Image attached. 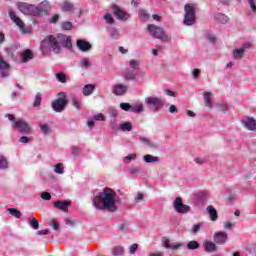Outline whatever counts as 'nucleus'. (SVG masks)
Instances as JSON below:
<instances>
[{
  "mask_svg": "<svg viewBox=\"0 0 256 256\" xmlns=\"http://www.w3.org/2000/svg\"><path fill=\"white\" fill-rule=\"evenodd\" d=\"M130 173H132V175H139L141 169L140 168H137L135 166H132L130 169H129Z\"/></svg>",
  "mask_w": 256,
  "mask_h": 256,
  "instance_id": "obj_48",
  "label": "nucleus"
},
{
  "mask_svg": "<svg viewBox=\"0 0 256 256\" xmlns=\"http://www.w3.org/2000/svg\"><path fill=\"white\" fill-rule=\"evenodd\" d=\"M14 129H18L20 133H29L31 131V127L27 124L23 119H18L13 123Z\"/></svg>",
  "mask_w": 256,
  "mask_h": 256,
  "instance_id": "obj_10",
  "label": "nucleus"
},
{
  "mask_svg": "<svg viewBox=\"0 0 256 256\" xmlns=\"http://www.w3.org/2000/svg\"><path fill=\"white\" fill-rule=\"evenodd\" d=\"M65 107H67V97L66 96L57 98L56 100H54L52 102V109L56 113H61V111L65 110Z\"/></svg>",
  "mask_w": 256,
  "mask_h": 256,
  "instance_id": "obj_8",
  "label": "nucleus"
},
{
  "mask_svg": "<svg viewBox=\"0 0 256 256\" xmlns=\"http://www.w3.org/2000/svg\"><path fill=\"white\" fill-rule=\"evenodd\" d=\"M41 101H43V97L41 92H38L35 96L33 107H39L41 105Z\"/></svg>",
  "mask_w": 256,
  "mask_h": 256,
  "instance_id": "obj_32",
  "label": "nucleus"
},
{
  "mask_svg": "<svg viewBox=\"0 0 256 256\" xmlns=\"http://www.w3.org/2000/svg\"><path fill=\"white\" fill-rule=\"evenodd\" d=\"M133 106H131V104L129 103H121L120 104V108L123 110V111H129L130 109H132Z\"/></svg>",
  "mask_w": 256,
  "mask_h": 256,
  "instance_id": "obj_42",
  "label": "nucleus"
},
{
  "mask_svg": "<svg viewBox=\"0 0 256 256\" xmlns=\"http://www.w3.org/2000/svg\"><path fill=\"white\" fill-rule=\"evenodd\" d=\"M41 199L44 201H51V194L49 192H42Z\"/></svg>",
  "mask_w": 256,
  "mask_h": 256,
  "instance_id": "obj_41",
  "label": "nucleus"
},
{
  "mask_svg": "<svg viewBox=\"0 0 256 256\" xmlns=\"http://www.w3.org/2000/svg\"><path fill=\"white\" fill-rule=\"evenodd\" d=\"M195 163H197V165H203V163L206 162V160L204 158H195L194 159Z\"/></svg>",
  "mask_w": 256,
  "mask_h": 256,
  "instance_id": "obj_57",
  "label": "nucleus"
},
{
  "mask_svg": "<svg viewBox=\"0 0 256 256\" xmlns=\"http://www.w3.org/2000/svg\"><path fill=\"white\" fill-rule=\"evenodd\" d=\"M9 63L5 62L3 58H0V69H9Z\"/></svg>",
  "mask_w": 256,
  "mask_h": 256,
  "instance_id": "obj_44",
  "label": "nucleus"
},
{
  "mask_svg": "<svg viewBox=\"0 0 256 256\" xmlns=\"http://www.w3.org/2000/svg\"><path fill=\"white\" fill-rule=\"evenodd\" d=\"M145 107L143 106V103L134 104L132 106V111L134 113H143Z\"/></svg>",
  "mask_w": 256,
  "mask_h": 256,
  "instance_id": "obj_28",
  "label": "nucleus"
},
{
  "mask_svg": "<svg viewBox=\"0 0 256 256\" xmlns=\"http://www.w3.org/2000/svg\"><path fill=\"white\" fill-rule=\"evenodd\" d=\"M9 17L17 25V27H19L20 31H22V33H25V23L22 22L21 18H19L17 14H15V11L10 10Z\"/></svg>",
  "mask_w": 256,
  "mask_h": 256,
  "instance_id": "obj_13",
  "label": "nucleus"
},
{
  "mask_svg": "<svg viewBox=\"0 0 256 256\" xmlns=\"http://www.w3.org/2000/svg\"><path fill=\"white\" fill-rule=\"evenodd\" d=\"M192 75H193V77H194V79H197L198 77H199V75H201V70L200 69H194L193 71H192Z\"/></svg>",
  "mask_w": 256,
  "mask_h": 256,
  "instance_id": "obj_54",
  "label": "nucleus"
},
{
  "mask_svg": "<svg viewBox=\"0 0 256 256\" xmlns=\"http://www.w3.org/2000/svg\"><path fill=\"white\" fill-rule=\"evenodd\" d=\"M213 94L211 92H204V105L209 109H213V102L211 101Z\"/></svg>",
  "mask_w": 256,
  "mask_h": 256,
  "instance_id": "obj_19",
  "label": "nucleus"
},
{
  "mask_svg": "<svg viewBox=\"0 0 256 256\" xmlns=\"http://www.w3.org/2000/svg\"><path fill=\"white\" fill-rule=\"evenodd\" d=\"M95 121H105V116L100 113L94 116Z\"/></svg>",
  "mask_w": 256,
  "mask_h": 256,
  "instance_id": "obj_53",
  "label": "nucleus"
},
{
  "mask_svg": "<svg viewBox=\"0 0 256 256\" xmlns=\"http://www.w3.org/2000/svg\"><path fill=\"white\" fill-rule=\"evenodd\" d=\"M187 248L190 250L199 249V242L192 240V241L188 242Z\"/></svg>",
  "mask_w": 256,
  "mask_h": 256,
  "instance_id": "obj_34",
  "label": "nucleus"
},
{
  "mask_svg": "<svg viewBox=\"0 0 256 256\" xmlns=\"http://www.w3.org/2000/svg\"><path fill=\"white\" fill-rule=\"evenodd\" d=\"M50 10L51 3L47 0H44L35 6V17H43V15H47Z\"/></svg>",
  "mask_w": 256,
  "mask_h": 256,
  "instance_id": "obj_6",
  "label": "nucleus"
},
{
  "mask_svg": "<svg viewBox=\"0 0 256 256\" xmlns=\"http://www.w3.org/2000/svg\"><path fill=\"white\" fill-rule=\"evenodd\" d=\"M121 131H133V125L131 122H124L120 125Z\"/></svg>",
  "mask_w": 256,
  "mask_h": 256,
  "instance_id": "obj_31",
  "label": "nucleus"
},
{
  "mask_svg": "<svg viewBox=\"0 0 256 256\" xmlns=\"http://www.w3.org/2000/svg\"><path fill=\"white\" fill-rule=\"evenodd\" d=\"M104 19L109 25H113V23H115V19H113V16H111V14L104 15Z\"/></svg>",
  "mask_w": 256,
  "mask_h": 256,
  "instance_id": "obj_40",
  "label": "nucleus"
},
{
  "mask_svg": "<svg viewBox=\"0 0 256 256\" xmlns=\"http://www.w3.org/2000/svg\"><path fill=\"white\" fill-rule=\"evenodd\" d=\"M241 49H244V52L247 51V49H251V43L249 42L244 43Z\"/></svg>",
  "mask_w": 256,
  "mask_h": 256,
  "instance_id": "obj_62",
  "label": "nucleus"
},
{
  "mask_svg": "<svg viewBox=\"0 0 256 256\" xmlns=\"http://www.w3.org/2000/svg\"><path fill=\"white\" fill-rule=\"evenodd\" d=\"M54 173H57L58 175H63V173H65V167L62 163H58L55 165Z\"/></svg>",
  "mask_w": 256,
  "mask_h": 256,
  "instance_id": "obj_30",
  "label": "nucleus"
},
{
  "mask_svg": "<svg viewBox=\"0 0 256 256\" xmlns=\"http://www.w3.org/2000/svg\"><path fill=\"white\" fill-rule=\"evenodd\" d=\"M76 45L80 51L87 52L89 49H91V43L85 41V40H77Z\"/></svg>",
  "mask_w": 256,
  "mask_h": 256,
  "instance_id": "obj_17",
  "label": "nucleus"
},
{
  "mask_svg": "<svg viewBox=\"0 0 256 256\" xmlns=\"http://www.w3.org/2000/svg\"><path fill=\"white\" fill-rule=\"evenodd\" d=\"M56 79L60 83H67V75L64 73H56Z\"/></svg>",
  "mask_w": 256,
  "mask_h": 256,
  "instance_id": "obj_35",
  "label": "nucleus"
},
{
  "mask_svg": "<svg viewBox=\"0 0 256 256\" xmlns=\"http://www.w3.org/2000/svg\"><path fill=\"white\" fill-rule=\"evenodd\" d=\"M123 253H125V248H123L122 246H115L112 250L113 256H121L123 255Z\"/></svg>",
  "mask_w": 256,
  "mask_h": 256,
  "instance_id": "obj_26",
  "label": "nucleus"
},
{
  "mask_svg": "<svg viewBox=\"0 0 256 256\" xmlns=\"http://www.w3.org/2000/svg\"><path fill=\"white\" fill-rule=\"evenodd\" d=\"M214 241L217 245H225L227 241V232H215Z\"/></svg>",
  "mask_w": 256,
  "mask_h": 256,
  "instance_id": "obj_15",
  "label": "nucleus"
},
{
  "mask_svg": "<svg viewBox=\"0 0 256 256\" xmlns=\"http://www.w3.org/2000/svg\"><path fill=\"white\" fill-rule=\"evenodd\" d=\"M40 131L44 133V135H49V133H51V128H49L48 124H41Z\"/></svg>",
  "mask_w": 256,
  "mask_h": 256,
  "instance_id": "obj_36",
  "label": "nucleus"
},
{
  "mask_svg": "<svg viewBox=\"0 0 256 256\" xmlns=\"http://www.w3.org/2000/svg\"><path fill=\"white\" fill-rule=\"evenodd\" d=\"M49 225L55 230L57 231L59 229V223L55 220L50 221Z\"/></svg>",
  "mask_w": 256,
  "mask_h": 256,
  "instance_id": "obj_49",
  "label": "nucleus"
},
{
  "mask_svg": "<svg viewBox=\"0 0 256 256\" xmlns=\"http://www.w3.org/2000/svg\"><path fill=\"white\" fill-rule=\"evenodd\" d=\"M30 59H33V52L30 49H27L22 54L23 63H27Z\"/></svg>",
  "mask_w": 256,
  "mask_h": 256,
  "instance_id": "obj_24",
  "label": "nucleus"
},
{
  "mask_svg": "<svg viewBox=\"0 0 256 256\" xmlns=\"http://www.w3.org/2000/svg\"><path fill=\"white\" fill-rule=\"evenodd\" d=\"M144 161L145 163H157L159 161V157L147 154L144 156Z\"/></svg>",
  "mask_w": 256,
  "mask_h": 256,
  "instance_id": "obj_29",
  "label": "nucleus"
},
{
  "mask_svg": "<svg viewBox=\"0 0 256 256\" xmlns=\"http://www.w3.org/2000/svg\"><path fill=\"white\" fill-rule=\"evenodd\" d=\"M136 77L135 74L130 72L125 75V79H130L131 81H135Z\"/></svg>",
  "mask_w": 256,
  "mask_h": 256,
  "instance_id": "obj_55",
  "label": "nucleus"
},
{
  "mask_svg": "<svg viewBox=\"0 0 256 256\" xmlns=\"http://www.w3.org/2000/svg\"><path fill=\"white\" fill-rule=\"evenodd\" d=\"M20 143H29V138L27 136H22L20 138Z\"/></svg>",
  "mask_w": 256,
  "mask_h": 256,
  "instance_id": "obj_64",
  "label": "nucleus"
},
{
  "mask_svg": "<svg viewBox=\"0 0 256 256\" xmlns=\"http://www.w3.org/2000/svg\"><path fill=\"white\" fill-rule=\"evenodd\" d=\"M203 247H204V250L206 251V253H213V252L217 251V245L210 241H204Z\"/></svg>",
  "mask_w": 256,
  "mask_h": 256,
  "instance_id": "obj_18",
  "label": "nucleus"
},
{
  "mask_svg": "<svg viewBox=\"0 0 256 256\" xmlns=\"http://www.w3.org/2000/svg\"><path fill=\"white\" fill-rule=\"evenodd\" d=\"M135 159H137V154H129L124 158V161H133Z\"/></svg>",
  "mask_w": 256,
  "mask_h": 256,
  "instance_id": "obj_50",
  "label": "nucleus"
},
{
  "mask_svg": "<svg viewBox=\"0 0 256 256\" xmlns=\"http://www.w3.org/2000/svg\"><path fill=\"white\" fill-rule=\"evenodd\" d=\"M248 3L252 9V11H254V13H256V5H255V1L253 0H248Z\"/></svg>",
  "mask_w": 256,
  "mask_h": 256,
  "instance_id": "obj_58",
  "label": "nucleus"
},
{
  "mask_svg": "<svg viewBox=\"0 0 256 256\" xmlns=\"http://www.w3.org/2000/svg\"><path fill=\"white\" fill-rule=\"evenodd\" d=\"M164 247L165 249H181V247H183V244L181 242L170 244L169 240H166L164 242Z\"/></svg>",
  "mask_w": 256,
  "mask_h": 256,
  "instance_id": "obj_23",
  "label": "nucleus"
},
{
  "mask_svg": "<svg viewBox=\"0 0 256 256\" xmlns=\"http://www.w3.org/2000/svg\"><path fill=\"white\" fill-rule=\"evenodd\" d=\"M62 11H64V13H73V11H75V8L73 7V4L69 2H64L62 5Z\"/></svg>",
  "mask_w": 256,
  "mask_h": 256,
  "instance_id": "obj_25",
  "label": "nucleus"
},
{
  "mask_svg": "<svg viewBox=\"0 0 256 256\" xmlns=\"http://www.w3.org/2000/svg\"><path fill=\"white\" fill-rule=\"evenodd\" d=\"M129 65L131 67V69H137V67H139V61L137 60H130Z\"/></svg>",
  "mask_w": 256,
  "mask_h": 256,
  "instance_id": "obj_45",
  "label": "nucleus"
},
{
  "mask_svg": "<svg viewBox=\"0 0 256 256\" xmlns=\"http://www.w3.org/2000/svg\"><path fill=\"white\" fill-rule=\"evenodd\" d=\"M199 229H201V224H195L192 228L193 233H199Z\"/></svg>",
  "mask_w": 256,
  "mask_h": 256,
  "instance_id": "obj_59",
  "label": "nucleus"
},
{
  "mask_svg": "<svg viewBox=\"0 0 256 256\" xmlns=\"http://www.w3.org/2000/svg\"><path fill=\"white\" fill-rule=\"evenodd\" d=\"M173 207L176 213H180L182 215L191 211V206L183 204V199L181 197H177L174 200Z\"/></svg>",
  "mask_w": 256,
  "mask_h": 256,
  "instance_id": "obj_7",
  "label": "nucleus"
},
{
  "mask_svg": "<svg viewBox=\"0 0 256 256\" xmlns=\"http://www.w3.org/2000/svg\"><path fill=\"white\" fill-rule=\"evenodd\" d=\"M214 19L215 21H217L218 23H222L223 25L229 22V17L223 13L214 14Z\"/></svg>",
  "mask_w": 256,
  "mask_h": 256,
  "instance_id": "obj_20",
  "label": "nucleus"
},
{
  "mask_svg": "<svg viewBox=\"0 0 256 256\" xmlns=\"http://www.w3.org/2000/svg\"><path fill=\"white\" fill-rule=\"evenodd\" d=\"M0 75L1 77H9V68H2L0 69Z\"/></svg>",
  "mask_w": 256,
  "mask_h": 256,
  "instance_id": "obj_43",
  "label": "nucleus"
},
{
  "mask_svg": "<svg viewBox=\"0 0 256 256\" xmlns=\"http://www.w3.org/2000/svg\"><path fill=\"white\" fill-rule=\"evenodd\" d=\"M169 111H170V113H177L179 110H177V106L176 105H171L169 107Z\"/></svg>",
  "mask_w": 256,
  "mask_h": 256,
  "instance_id": "obj_61",
  "label": "nucleus"
},
{
  "mask_svg": "<svg viewBox=\"0 0 256 256\" xmlns=\"http://www.w3.org/2000/svg\"><path fill=\"white\" fill-rule=\"evenodd\" d=\"M128 90L129 86L125 84H118L112 87V93L113 95H116V97H122V95H125Z\"/></svg>",
  "mask_w": 256,
  "mask_h": 256,
  "instance_id": "obj_12",
  "label": "nucleus"
},
{
  "mask_svg": "<svg viewBox=\"0 0 256 256\" xmlns=\"http://www.w3.org/2000/svg\"><path fill=\"white\" fill-rule=\"evenodd\" d=\"M29 225H30V227H32V229H35V230L39 229V221L35 218H32L30 220Z\"/></svg>",
  "mask_w": 256,
  "mask_h": 256,
  "instance_id": "obj_39",
  "label": "nucleus"
},
{
  "mask_svg": "<svg viewBox=\"0 0 256 256\" xmlns=\"http://www.w3.org/2000/svg\"><path fill=\"white\" fill-rule=\"evenodd\" d=\"M116 197L117 193L113 189L105 188L94 197L93 204L100 211L115 213L117 211Z\"/></svg>",
  "mask_w": 256,
  "mask_h": 256,
  "instance_id": "obj_1",
  "label": "nucleus"
},
{
  "mask_svg": "<svg viewBox=\"0 0 256 256\" xmlns=\"http://www.w3.org/2000/svg\"><path fill=\"white\" fill-rule=\"evenodd\" d=\"M17 7L24 15H33L35 17V5L25 2H19Z\"/></svg>",
  "mask_w": 256,
  "mask_h": 256,
  "instance_id": "obj_9",
  "label": "nucleus"
},
{
  "mask_svg": "<svg viewBox=\"0 0 256 256\" xmlns=\"http://www.w3.org/2000/svg\"><path fill=\"white\" fill-rule=\"evenodd\" d=\"M72 105L73 107H75V109H77L79 111V109H81V104L79 103V101H77V99H73L72 100Z\"/></svg>",
  "mask_w": 256,
  "mask_h": 256,
  "instance_id": "obj_51",
  "label": "nucleus"
},
{
  "mask_svg": "<svg viewBox=\"0 0 256 256\" xmlns=\"http://www.w3.org/2000/svg\"><path fill=\"white\" fill-rule=\"evenodd\" d=\"M166 95L169 97H175V92L171 91L170 89L165 90Z\"/></svg>",
  "mask_w": 256,
  "mask_h": 256,
  "instance_id": "obj_63",
  "label": "nucleus"
},
{
  "mask_svg": "<svg viewBox=\"0 0 256 256\" xmlns=\"http://www.w3.org/2000/svg\"><path fill=\"white\" fill-rule=\"evenodd\" d=\"M185 16L184 24L185 25H194L195 24V4L188 3L184 6Z\"/></svg>",
  "mask_w": 256,
  "mask_h": 256,
  "instance_id": "obj_3",
  "label": "nucleus"
},
{
  "mask_svg": "<svg viewBox=\"0 0 256 256\" xmlns=\"http://www.w3.org/2000/svg\"><path fill=\"white\" fill-rule=\"evenodd\" d=\"M208 214L210 215L211 221H217L219 219V215L217 214V210L213 206L207 207Z\"/></svg>",
  "mask_w": 256,
  "mask_h": 256,
  "instance_id": "obj_21",
  "label": "nucleus"
},
{
  "mask_svg": "<svg viewBox=\"0 0 256 256\" xmlns=\"http://www.w3.org/2000/svg\"><path fill=\"white\" fill-rule=\"evenodd\" d=\"M94 91H95V85L87 84L83 88V95H85V97H89V95H92Z\"/></svg>",
  "mask_w": 256,
  "mask_h": 256,
  "instance_id": "obj_22",
  "label": "nucleus"
},
{
  "mask_svg": "<svg viewBox=\"0 0 256 256\" xmlns=\"http://www.w3.org/2000/svg\"><path fill=\"white\" fill-rule=\"evenodd\" d=\"M45 45L51 47L52 51H54L56 54L61 53V45H63V47L66 49H71L73 47L71 37L65 34H58L57 38L53 35L46 36L40 47L42 51H45Z\"/></svg>",
  "mask_w": 256,
  "mask_h": 256,
  "instance_id": "obj_2",
  "label": "nucleus"
},
{
  "mask_svg": "<svg viewBox=\"0 0 256 256\" xmlns=\"http://www.w3.org/2000/svg\"><path fill=\"white\" fill-rule=\"evenodd\" d=\"M243 124L245 125L248 131H256V121L255 118L248 117L243 120Z\"/></svg>",
  "mask_w": 256,
  "mask_h": 256,
  "instance_id": "obj_16",
  "label": "nucleus"
},
{
  "mask_svg": "<svg viewBox=\"0 0 256 256\" xmlns=\"http://www.w3.org/2000/svg\"><path fill=\"white\" fill-rule=\"evenodd\" d=\"M139 249V244H132L129 248V251L131 253V255H134L135 251H137Z\"/></svg>",
  "mask_w": 256,
  "mask_h": 256,
  "instance_id": "obj_47",
  "label": "nucleus"
},
{
  "mask_svg": "<svg viewBox=\"0 0 256 256\" xmlns=\"http://www.w3.org/2000/svg\"><path fill=\"white\" fill-rule=\"evenodd\" d=\"M113 14L114 17L118 19V21H127L131 15L129 13L125 12L123 9H120L119 6L113 7Z\"/></svg>",
  "mask_w": 256,
  "mask_h": 256,
  "instance_id": "obj_11",
  "label": "nucleus"
},
{
  "mask_svg": "<svg viewBox=\"0 0 256 256\" xmlns=\"http://www.w3.org/2000/svg\"><path fill=\"white\" fill-rule=\"evenodd\" d=\"M227 109H229L227 107V104L221 103V104L218 105V111H220V113H225V111H227Z\"/></svg>",
  "mask_w": 256,
  "mask_h": 256,
  "instance_id": "obj_46",
  "label": "nucleus"
},
{
  "mask_svg": "<svg viewBox=\"0 0 256 256\" xmlns=\"http://www.w3.org/2000/svg\"><path fill=\"white\" fill-rule=\"evenodd\" d=\"M57 21H59V14H54L50 19V23H57Z\"/></svg>",
  "mask_w": 256,
  "mask_h": 256,
  "instance_id": "obj_56",
  "label": "nucleus"
},
{
  "mask_svg": "<svg viewBox=\"0 0 256 256\" xmlns=\"http://www.w3.org/2000/svg\"><path fill=\"white\" fill-rule=\"evenodd\" d=\"M81 64H82V67H85V68H87L91 65V63L89 62V59H87V58L82 59Z\"/></svg>",
  "mask_w": 256,
  "mask_h": 256,
  "instance_id": "obj_52",
  "label": "nucleus"
},
{
  "mask_svg": "<svg viewBox=\"0 0 256 256\" xmlns=\"http://www.w3.org/2000/svg\"><path fill=\"white\" fill-rule=\"evenodd\" d=\"M8 212L12 217H15L16 219H21V211L15 209V208H9Z\"/></svg>",
  "mask_w": 256,
  "mask_h": 256,
  "instance_id": "obj_33",
  "label": "nucleus"
},
{
  "mask_svg": "<svg viewBox=\"0 0 256 256\" xmlns=\"http://www.w3.org/2000/svg\"><path fill=\"white\" fill-rule=\"evenodd\" d=\"M148 31L154 39H161L162 41H169V38L167 37V34H165V30L163 28L155 25V24H149L148 25Z\"/></svg>",
  "mask_w": 256,
  "mask_h": 256,
  "instance_id": "obj_4",
  "label": "nucleus"
},
{
  "mask_svg": "<svg viewBox=\"0 0 256 256\" xmlns=\"http://www.w3.org/2000/svg\"><path fill=\"white\" fill-rule=\"evenodd\" d=\"M62 29L64 31H71V29H73V23L66 21L62 23Z\"/></svg>",
  "mask_w": 256,
  "mask_h": 256,
  "instance_id": "obj_38",
  "label": "nucleus"
},
{
  "mask_svg": "<svg viewBox=\"0 0 256 256\" xmlns=\"http://www.w3.org/2000/svg\"><path fill=\"white\" fill-rule=\"evenodd\" d=\"M145 103L150 107V109H152V111H159V109H161L165 104V102L157 96H149L145 98Z\"/></svg>",
  "mask_w": 256,
  "mask_h": 256,
  "instance_id": "obj_5",
  "label": "nucleus"
},
{
  "mask_svg": "<svg viewBox=\"0 0 256 256\" xmlns=\"http://www.w3.org/2000/svg\"><path fill=\"white\" fill-rule=\"evenodd\" d=\"M37 235H49V229L37 231Z\"/></svg>",
  "mask_w": 256,
  "mask_h": 256,
  "instance_id": "obj_60",
  "label": "nucleus"
},
{
  "mask_svg": "<svg viewBox=\"0 0 256 256\" xmlns=\"http://www.w3.org/2000/svg\"><path fill=\"white\" fill-rule=\"evenodd\" d=\"M9 167V164L7 162V159L4 156L0 157V169H7Z\"/></svg>",
  "mask_w": 256,
  "mask_h": 256,
  "instance_id": "obj_37",
  "label": "nucleus"
},
{
  "mask_svg": "<svg viewBox=\"0 0 256 256\" xmlns=\"http://www.w3.org/2000/svg\"><path fill=\"white\" fill-rule=\"evenodd\" d=\"M53 205L55 209H59L60 211L67 213V211H69V207L71 206V202L67 200H58V201H55Z\"/></svg>",
  "mask_w": 256,
  "mask_h": 256,
  "instance_id": "obj_14",
  "label": "nucleus"
},
{
  "mask_svg": "<svg viewBox=\"0 0 256 256\" xmlns=\"http://www.w3.org/2000/svg\"><path fill=\"white\" fill-rule=\"evenodd\" d=\"M243 55H245V49H235L233 51V57L234 59H243Z\"/></svg>",
  "mask_w": 256,
  "mask_h": 256,
  "instance_id": "obj_27",
  "label": "nucleus"
}]
</instances>
